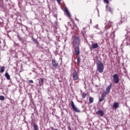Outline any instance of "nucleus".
I'll list each match as a JSON object with an SVG mask.
<instances>
[{
    "instance_id": "8",
    "label": "nucleus",
    "mask_w": 130,
    "mask_h": 130,
    "mask_svg": "<svg viewBox=\"0 0 130 130\" xmlns=\"http://www.w3.org/2000/svg\"><path fill=\"white\" fill-rule=\"evenodd\" d=\"M105 30H108L111 27V25H112V22L111 21H107L105 23Z\"/></svg>"
},
{
    "instance_id": "33",
    "label": "nucleus",
    "mask_w": 130,
    "mask_h": 130,
    "mask_svg": "<svg viewBox=\"0 0 130 130\" xmlns=\"http://www.w3.org/2000/svg\"><path fill=\"white\" fill-rule=\"evenodd\" d=\"M82 34H83V31H82Z\"/></svg>"
},
{
    "instance_id": "24",
    "label": "nucleus",
    "mask_w": 130,
    "mask_h": 130,
    "mask_svg": "<svg viewBox=\"0 0 130 130\" xmlns=\"http://www.w3.org/2000/svg\"><path fill=\"white\" fill-rule=\"evenodd\" d=\"M77 63H78V64H80V63H81V58L78 57L77 58Z\"/></svg>"
},
{
    "instance_id": "27",
    "label": "nucleus",
    "mask_w": 130,
    "mask_h": 130,
    "mask_svg": "<svg viewBox=\"0 0 130 130\" xmlns=\"http://www.w3.org/2000/svg\"><path fill=\"white\" fill-rule=\"evenodd\" d=\"M104 2L105 4H109V1H108V0H104Z\"/></svg>"
},
{
    "instance_id": "23",
    "label": "nucleus",
    "mask_w": 130,
    "mask_h": 130,
    "mask_svg": "<svg viewBox=\"0 0 130 130\" xmlns=\"http://www.w3.org/2000/svg\"><path fill=\"white\" fill-rule=\"evenodd\" d=\"M4 72H5V67H2L1 69V72L4 73Z\"/></svg>"
},
{
    "instance_id": "22",
    "label": "nucleus",
    "mask_w": 130,
    "mask_h": 130,
    "mask_svg": "<svg viewBox=\"0 0 130 130\" xmlns=\"http://www.w3.org/2000/svg\"><path fill=\"white\" fill-rule=\"evenodd\" d=\"M81 96H82V98L83 99H85V98H86V96H87V94H86L85 93H83L81 94Z\"/></svg>"
},
{
    "instance_id": "30",
    "label": "nucleus",
    "mask_w": 130,
    "mask_h": 130,
    "mask_svg": "<svg viewBox=\"0 0 130 130\" xmlns=\"http://www.w3.org/2000/svg\"><path fill=\"white\" fill-rule=\"evenodd\" d=\"M112 29H113V30H116V28H114V26L112 27Z\"/></svg>"
},
{
    "instance_id": "29",
    "label": "nucleus",
    "mask_w": 130,
    "mask_h": 130,
    "mask_svg": "<svg viewBox=\"0 0 130 130\" xmlns=\"http://www.w3.org/2000/svg\"><path fill=\"white\" fill-rule=\"evenodd\" d=\"M58 4H59V5H60V0H56Z\"/></svg>"
},
{
    "instance_id": "32",
    "label": "nucleus",
    "mask_w": 130,
    "mask_h": 130,
    "mask_svg": "<svg viewBox=\"0 0 130 130\" xmlns=\"http://www.w3.org/2000/svg\"><path fill=\"white\" fill-rule=\"evenodd\" d=\"M52 130H53V129H52ZM55 130H58L57 129H55Z\"/></svg>"
},
{
    "instance_id": "10",
    "label": "nucleus",
    "mask_w": 130,
    "mask_h": 130,
    "mask_svg": "<svg viewBox=\"0 0 130 130\" xmlns=\"http://www.w3.org/2000/svg\"><path fill=\"white\" fill-rule=\"evenodd\" d=\"M75 53L76 55H79L80 54V47L77 46L75 48Z\"/></svg>"
},
{
    "instance_id": "20",
    "label": "nucleus",
    "mask_w": 130,
    "mask_h": 130,
    "mask_svg": "<svg viewBox=\"0 0 130 130\" xmlns=\"http://www.w3.org/2000/svg\"><path fill=\"white\" fill-rule=\"evenodd\" d=\"M114 108H117L118 107V103L115 102L113 105Z\"/></svg>"
},
{
    "instance_id": "18",
    "label": "nucleus",
    "mask_w": 130,
    "mask_h": 130,
    "mask_svg": "<svg viewBox=\"0 0 130 130\" xmlns=\"http://www.w3.org/2000/svg\"><path fill=\"white\" fill-rule=\"evenodd\" d=\"M5 77H6V79H7L8 80H10V79L11 78V77L10 76V75L8 73H5Z\"/></svg>"
},
{
    "instance_id": "31",
    "label": "nucleus",
    "mask_w": 130,
    "mask_h": 130,
    "mask_svg": "<svg viewBox=\"0 0 130 130\" xmlns=\"http://www.w3.org/2000/svg\"><path fill=\"white\" fill-rule=\"evenodd\" d=\"M111 35H113V37H114V36H115L114 32L112 33Z\"/></svg>"
},
{
    "instance_id": "17",
    "label": "nucleus",
    "mask_w": 130,
    "mask_h": 130,
    "mask_svg": "<svg viewBox=\"0 0 130 130\" xmlns=\"http://www.w3.org/2000/svg\"><path fill=\"white\" fill-rule=\"evenodd\" d=\"M93 28L97 29V30H99V31H98V34L101 33V30H100V29H99L98 24H96L95 25H94L93 26Z\"/></svg>"
},
{
    "instance_id": "15",
    "label": "nucleus",
    "mask_w": 130,
    "mask_h": 130,
    "mask_svg": "<svg viewBox=\"0 0 130 130\" xmlns=\"http://www.w3.org/2000/svg\"><path fill=\"white\" fill-rule=\"evenodd\" d=\"M106 11H108V12H110L111 13H112V10L111 9V8L107 5L106 7Z\"/></svg>"
},
{
    "instance_id": "2",
    "label": "nucleus",
    "mask_w": 130,
    "mask_h": 130,
    "mask_svg": "<svg viewBox=\"0 0 130 130\" xmlns=\"http://www.w3.org/2000/svg\"><path fill=\"white\" fill-rule=\"evenodd\" d=\"M122 44L125 46L130 45V32H128L126 34L125 39L123 41Z\"/></svg>"
},
{
    "instance_id": "7",
    "label": "nucleus",
    "mask_w": 130,
    "mask_h": 130,
    "mask_svg": "<svg viewBox=\"0 0 130 130\" xmlns=\"http://www.w3.org/2000/svg\"><path fill=\"white\" fill-rule=\"evenodd\" d=\"M127 19V15H126V14H124L119 24H122L123 22H126Z\"/></svg>"
},
{
    "instance_id": "6",
    "label": "nucleus",
    "mask_w": 130,
    "mask_h": 130,
    "mask_svg": "<svg viewBox=\"0 0 130 130\" xmlns=\"http://www.w3.org/2000/svg\"><path fill=\"white\" fill-rule=\"evenodd\" d=\"M71 107L74 111L75 112H81V111L75 105V104L74 103V101H71Z\"/></svg>"
},
{
    "instance_id": "28",
    "label": "nucleus",
    "mask_w": 130,
    "mask_h": 130,
    "mask_svg": "<svg viewBox=\"0 0 130 130\" xmlns=\"http://www.w3.org/2000/svg\"><path fill=\"white\" fill-rule=\"evenodd\" d=\"M29 83H30V84H33L34 83V82H33V80H29Z\"/></svg>"
},
{
    "instance_id": "26",
    "label": "nucleus",
    "mask_w": 130,
    "mask_h": 130,
    "mask_svg": "<svg viewBox=\"0 0 130 130\" xmlns=\"http://www.w3.org/2000/svg\"><path fill=\"white\" fill-rule=\"evenodd\" d=\"M32 40L34 42H35V43H37V40H36V39H35V38H32Z\"/></svg>"
},
{
    "instance_id": "4",
    "label": "nucleus",
    "mask_w": 130,
    "mask_h": 130,
    "mask_svg": "<svg viewBox=\"0 0 130 130\" xmlns=\"http://www.w3.org/2000/svg\"><path fill=\"white\" fill-rule=\"evenodd\" d=\"M73 45H78V46L80 45V42L79 37L74 36L73 38Z\"/></svg>"
},
{
    "instance_id": "9",
    "label": "nucleus",
    "mask_w": 130,
    "mask_h": 130,
    "mask_svg": "<svg viewBox=\"0 0 130 130\" xmlns=\"http://www.w3.org/2000/svg\"><path fill=\"white\" fill-rule=\"evenodd\" d=\"M73 78L74 81H77V80H78L79 78V75L78 74V72H77V71H74L73 72Z\"/></svg>"
},
{
    "instance_id": "21",
    "label": "nucleus",
    "mask_w": 130,
    "mask_h": 130,
    "mask_svg": "<svg viewBox=\"0 0 130 130\" xmlns=\"http://www.w3.org/2000/svg\"><path fill=\"white\" fill-rule=\"evenodd\" d=\"M34 130H38V125H37V124L36 123L34 124Z\"/></svg>"
},
{
    "instance_id": "1",
    "label": "nucleus",
    "mask_w": 130,
    "mask_h": 130,
    "mask_svg": "<svg viewBox=\"0 0 130 130\" xmlns=\"http://www.w3.org/2000/svg\"><path fill=\"white\" fill-rule=\"evenodd\" d=\"M111 87H112V84L111 83L106 89V91L104 92V94H103L101 97V98L99 99V102L100 103V102H102L103 100H104V97L105 96V95H107L109 92H110V90L111 89Z\"/></svg>"
},
{
    "instance_id": "5",
    "label": "nucleus",
    "mask_w": 130,
    "mask_h": 130,
    "mask_svg": "<svg viewBox=\"0 0 130 130\" xmlns=\"http://www.w3.org/2000/svg\"><path fill=\"white\" fill-rule=\"evenodd\" d=\"M113 81L115 84H118V83H119V77L118 76V74H115L113 76Z\"/></svg>"
},
{
    "instance_id": "13",
    "label": "nucleus",
    "mask_w": 130,
    "mask_h": 130,
    "mask_svg": "<svg viewBox=\"0 0 130 130\" xmlns=\"http://www.w3.org/2000/svg\"><path fill=\"white\" fill-rule=\"evenodd\" d=\"M96 113L100 116H103L104 115V112L102 110H99L96 112Z\"/></svg>"
},
{
    "instance_id": "16",
    "label": "nucleus",
    "mask_w": 130,
    "mask_h": 130,
    "mask_svg": "<svg viewBox=\"0 0 130 130\" xmlns=\"http://www.w3.org/2000/svg\"><path fill=\"white\" fill-rule=\"evenodd\" d=\"M39 83V85L40 86H42V85H43V83L44 82V79H43V78H40Z\"/></svg>"
},
{
    "instance_id": "11",
    "label": "nucleus",
    "mask_w": 130,
    "mask_h": 130,
    "mask_svg": "<svg viewBox=\"0 0 130 130\" xmlns=\"http://www.w3.org/2000/svg\"><path fill=\"white\" fill-rule=\"evenodd\" d=\"M98 47H99V45H98V43H92L91 44V48H92V49H96V48H98Z\"/></svg>"
},
{
    "instance_id": "14",
    "label": "nucleus",
    "mask_w": 130,
    "mask_h": 130,
    "mask_svg": "<svg viewBox=\"0 0 130 130\" xmlns=\"http://www.w3.org/2000/svg\"><path fill=\"white\" fill-rule=\"evenodd\" d=\"M64 11L66 13V15H67V16L69 17V18H70V17H71V14H70V12H69V10L68 9V8H66L64 10Z\"/></svg>"
},
{
    "instance_id": "3",
    "label": "nucleus",
    "mask_w": 130,
    "mask_h": 130,
    "mask_svg": "<svg viewBox=\"0 0 130 130\" xmlns=\"http://www.w3.org/2000/svg\"><path fill=\"white\" fill-rule=\"evenodd\" d=\"M97 69L99 73L100 74H102V73L104 71V66H103V63L101 61H98L96 63Z\"/></svg>"
},
{
    "instance_id": "12",
    "label": "nucleus",
    "mask_w": 130,
    "mask_h": 130,
    "mask_svg": "<svg viewBox=\"0 0 130 130\" xmlns=\"http://www.w3.org/2000/svg\"><path fill=\"white\" fill-rule=\"evenodd\" d=\"M52 64L54 68H57L58 67V63L56 62L54 59L52 60Z\"/></svg>"
},
{
    "instance_id": "19",
    "label": "nucleus",
    "mask_w": 130,
    "mask_h": 130,
    "mask_svg": "<svg viewBox=\"0 0 130 130\" xmlns=\"http://www.w3.org/2000/svg\"><path fill=\"white\" fill-rule=\"evenodd\" d=\"M94 102V98L90 97L89 99V103L92 104Z\"/></svg>"
},
{
    "instance_id": "25",
    "label": "nucleus",
    "mask_w": 130,
    "mask_h": 130,
    "mask_svg": "<svg viewBox=\"0 0 130 130\" xmlns=\"http://www.w3.org/2000/svg\"><path fill=\"white\" fill-rule=\"evenodd\" d=\"M0 100H1L2 101H4V100H5V96L3 95H1Z\"/></svg>"
}]
</instances>
